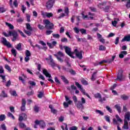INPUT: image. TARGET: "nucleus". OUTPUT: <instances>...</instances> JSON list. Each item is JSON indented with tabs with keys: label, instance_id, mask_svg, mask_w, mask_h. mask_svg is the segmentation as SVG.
Listing matches in <instances>:
<instances>
[{
	"label": "nucleus",
	"instance_id": "f257e3e1",
	"mask_svg": "<svg viewBox=\"0 0 130 130\" xmlns=\"http://www.w3.org/2000/svg\"><path fill=\"white\" fill-rule=\"evenodd\" d=\"M44 24H45V28L47 30H52L54 28V24L51 23L48 20H45L43 21Z\"/></svg>",
	"mask_w": 130,
	"mask_h": 130
},
{
	"label": "nucleus",
	"instance_id": "f03ea898",
	"mask_svg": "<svg viewBox=\"0 0 130 130\" xmlns=\"http://www.w3.org/2000/svg\"><path fill=\"white\" fill-rule=\"evenodd\" d=\"M65 49V52L72 58H75L76 57L74 56V54H75V52H72V51H71V48L68 46H64L63 47Z\"/></svg>",
	"mask_w": 130,
	"mask_h": 130
},
{
	"label": "nucleus",
	"instance_id": "7ed1b4c3",
	"mask_svg": "<svg viewBox=\"0 0 130 130\" xmlns=\"http://www.w3.org/2000/svg\"><path fill=\"white\" fill-rule=\"evenodd\" d=\"M55 3V0H49L46 4V8L47 10H51L53 7V5Z\"/></svg>",
	"mask_w": 130,
	"mask_h": 130
},
{
	"label": "nucleus",
	"instance_id": "20e7f679",
	"mask_svg": "<svg viewBox=\"0 0 130 130\" xmlns=\"http://www.w3.org/2000/svg\"><path fill=\"white\" fill-rule=\"evenodd\" d=\"M9 35L10 36H12L13 38L12 39V41H13V42H14V41H16L18 39V32H17L16 30H13L12 31H9Z\"/></svg>",
	"mask_w": 130,
	"mask_h": 130
},
{
	"label": "nucleus",
	"instance_id": "39448f33",
	"mask_svg": "<svg viewBox=\"0 0 130 130\" xmlns=\"http://www.w3.org/2000/svg\"><path fill=\"white\" fill-rule=\"evenodd\" d=\"M3 40L1 41V43H3L4 45L8 47V48H11L12 47V44L10 43V42H8L7 41V39L6 38H2Z\"/></svg>",
	"mask_w": 130,
	"mask_h": 130
},
{
	"label": "nucleus",
	"instance_id": "423d86ee",
	"mask_svg": "<svg viewBox=\"0 0 130 130\" xmlns=\"http://www.w3.org/2000/svg\"><path fill=\"white\" fill-rule=\"evenodd\" d=\"M122 74H123V71L122 70H118L116 80H118L120 81H122L123 80V75Z\"/></svg>",
	"mask_w": 130,
	"mask_h": 130
},
{
	"label": "nucleus",
	"instance_id": "0eeeda50",
	"mask_svg": "<svg viewBox=\"0 0 130 130\" xmlns=\"http://www.w3.org/2000/svg\"><path fill=\"white\" fill-rule=\"evenodd\" d=\"M35 123L36 124H39L41 128H45L46 126V125H45V122H44V121H39L38 120H36L35 121Z\"/></svg>",
	"mask_w": 130,
	"mask_h": 130
},
{
	"label": "nucleus",
	"instance_id": "6e6552de",
	"mask_svg": "<svg viewBox=\"0 0 130 130\" xmlns=\"http://www.w3.org/2000/svg\"><path fill=\"white\" fill-rule=\"evenodd\" d=\"M26 109V100L22 99L21 101V106L20 107L21 111H25Z\"/></svg>",
	"mask_w": 130,
	"mask_h": 130
},
{
	"label": "nucleus",
	"instance_id": "1a4fd4ad",
	"mask_svg": "<svg viewBox=\"0 0 130 130\" xmlns=\"http://www.w3.org/2000/svg\"><path fill=\"white\" fill-rule=\"evenodd\" d=\"M94 97L96 99H99V102L101 103H103V100H102V96L100 93H97L94 94Z\"/></svg>",
	"mask_w": 130,
	"mask_h": 130
},
{
	"label": "nucleus",
	"instance_id": "9d476101",
	"mask_svg": "<svg viewBox=\"0 0 130 130\" xmlns=\"http://www.w3.org/2000/svg\"><path fill=\"white\" fill-rule=\"evenodd\" d=\"M47 44L48 46H49V47L51 49V48H53V47H54V46H55V45L57 44V43L56 42V41H54L52 42V44L50 43L47 42Z\"/></svg>",
	"mask_w": 130,
	"mask_h": 130
},
{
	"label": "nucleus",
	"instance_id": "9b49d317",
	"mask_svg": "<svg viewBox=\"0 0 130 130\" xmlns=\"http://www.w3.org/2000/svg\"><path fill=\"white\" fill-rule=\"evenodd\" d=\"M122 128H123V129H128L129 128L128 122H127L126 120H124V124L122 126Z\"/></svg>",
	"mask_w": 130,
	"mask_h": 130
},
{
	"label": "nucleus",
	"instance_id": "f8f14e48",
	"mask_svg": "<svg viewBox=\"0 0 130 130\" xmlns=\"http://www.w3.org/2000/svg\"><path fill=\"white\" fill-rule=\"evenodd\" d=\"M43 74H44L47 78H51V75L48 73L46 69L43 70Z\"/></svg>",
	"mask_w": 130,
	"mask_h": 130
},
{
	"label": "nucleus",
	"instance_id": "ddd939ff",
	"mask_svg": "<svg viewBox=\"0 0 130 130\" xmlns=\"http://www.w3.org/2000/svg\"><path fill=\"white\" fill-rule=\"evenodd\" d=\"M124 41H126L128 42L130 41V35L128 36H125L121 40V42H124Z\"/></svg>",
	"mask_w": 130,
	"mask_h": 130
},
{
	"label": "nucleus",
	"instance_id": "4468645a",
	"mask_svg": "<svg viewBox=\"0 0 130 130\" xmlns=\"http://www.w3.org/2000/svg\"><path fill=\"white\" fill-rule=\"evenodd\" d=\"M49 64H50V66H51V67H52V68H53V69H54L55 67L57 66V64H56V63H55V62H54V60H53V59H51L50 61V63H49Z\"/></svg>",
	"mask_w": 130,
	"mask_h": 130
},
{
	"label": "nucleus",
	"instance_id": "2eb2a0df",
	"mask_svg": "<svg viewBox=\"0 0 130 130\" xmlns=\"http://www.w3.org/2000/svg\"><path fill=\"white\" fill-rule=\"evenodd\" d=\"M114 107L118 111V113H121V107L119 104L115 105Z\"/></svg>",
	"mask_w": 130,
	"mask_h": 130
},
{
	"label": "nucleus",
	"instance_id": "dca6fc26",
	"mask_svg": "<svg viewBox=\"0 0 130 130\" xmlns=\"http://www.w3.org/2000/svg\"><path fill=\"white\" fill-rule=\"evenodd\" d=\"M120 98H121V99H122V100H124V101H125L127 100L128 99V98H129V97H128V96H127L125 94H122L120 96Z\"/></svg>",
	"mask_w": 130,
	"mask_h": 130
},
{
	"label": "nucleus",
	"instance_id": "f3484780",
	"mask_svg": "<svg viewBox=\"0 0 130 130\" xmlns=\"http://www.w3.org/2000/svg\"><path fill=\"white\" fill-rule=\"evenodd\" d=\"M26 26L27 30H28V31H33V28L31 26V25H30V23H26Z\"/></svg>",
	"mask_w": 130,
	"mask_h": 130
},
{
	"label": "nucleus",
	"instance_id": "a211bd4d",
	"mask_svg": "<svg viewBox=\"0 0 130 130\" xmlns=\"http://www.w3.org/2000/svg\"><path fill=\"white\" fill-rule=\"evenodd\" d=\"M6 26H7L8 27H9V29H10V30H13L14 29V25H12V24L9 23V22H6L5 23Z\"/></svg>",
	"mask_w": 130,
	"mask_h": 130
},
{
	"label": "nucleus",
	"instance_id": "6ab92c4d",
	"mask_svg": "<svg viewBox=\"0 0 130 130\" xmlns=\"http://www.w3.org/2000/svg\"><path fill=\"white\" fill-rule=\"evenodd\" d=\"M76 106L77 107V108H83V104L81 102V101H78V104H76Z\"/></svg>",
	"mask_w": 130,
	"mask_h": 130
},
{
	"label": "nucleus",
	"instance_id": "aec40b11",
	"mask_svg": "<svg viewBox=\"0 0 130 130\" xmlns=\"http://www.w3.org/2000/svg\"><path fill=\"white\" fill-rule=\"evenodd\" d=\"M0 96L1 97H3V98H7V97H8V94L6 93L5 90H3L2 91Z\"/></svg>",
	"mask_w": 130,
	"mask_h": 130
},
{
	"label": "nucleus",
	"instance_id": "412c9836",
	"mask_svg": "<svg viewBox=\"0 0 130 130\" xmlns=\"http://www.w3.org/2000/svg\"><path fill=\"white\" fill-rule=\"evenodd\" d=\"M61 79H62L63 82H64V83H65V84H69V80H68V79H67V78H66L65 76H61Z\"/></svg>",
	"mask_w": 130,
	"mask_h": 130
},
{
	"label": "nucleus",
	"instance_id": "4be33fe9",
	"mask_svg": "<svg viewBox=\"0 0 130 130\" xmlns=\"http://www.w3.org/2000/svg\"><path fill=\"white\" fill-rule=\"evenodd\" d=\"M19 126L20 128H26V124L23 122H20L19 123Z\"/></svg>",
	"mask_w": 130,
	"mask_h": 130
},
{
	"label": "nucleus",
	"instance_id": "5701e85b",
	"mask_svg": "<svg viewBox=\"0 0 130 130\" xmlns=\"http://www.w3.org/2000/svg\"><path fill=\"white\" fill-rule=\"evenodd\" d=\"M97 73H98V72L96 71L92 74L91 78V81H95V80H96V78H95V76L97 75Z\"/></svg>",
	"mask_w": 130,
	"mask_h": 130
},
{
	"label": "nucleus",
	"instance_id": "b1692460",
	"mask_svg": "<svg viewBox=\"0 0 130 130\" xmlns=\"http://www.w3.org/2000/svg\"><path fill=\"white\" fill-rule=\"evenodd\" d=\"M76 55L79 59H82V58H83V55L81 52L76 53Z\"/></svg>",
	"mask_w": 130,
	"mask_h": 130
},
{
	"label": "nucleus",
	"instance_id": "393cba45",
	"mask_svg": "<svg viewBox=\"0 0 130 130\" xmlns=\"http://www.w3.org/2000/svg\"><path fill=\"white\" fill-rule=\"evenodd\" d=\"M23 31L26 35H27V36H31V35L32 34L31 32L32 31L24 29Z\"/></svg>",
	"mask_w": 130,
	"mask_h": 130
},
{
	"label": "nucleus",
	"instance_id": "a878e982",
	"mask_svg": "<svg viewBox=\"0 0 130 130\" xmlns=\"http://www.w3.org/2000/svg\"><path fill=\"white\" fill-rule=\"evenodd\" d=\"M6 120V115L5 114L0 115V121Z\"/></svg>",
	"mask_w": 130,
	"mask_h": 130
},
{
	"label": "nucleus",
	"instance_id": "bb28decb",
	"mask_svg": "<svg viewBox=\"0 0 130 130\" xmlns=\"http://www.w3.org/2000/svg\"><path fill=\"white\" fill-rule=\"evenodd\" d=\"M16 48L17 49V50H22V43H19L18 44Z\"/></svg>",
	"mask_w": 130,
	"mask_h": 130
},
{
	"label": "nucleus",
	"instance_id": "cd10ccee",
	"mask_svg": "<svg viewBox=\"0 0 130 130\" xmlns=\"http://www.w3.org/2000/svg\"><path fill=\"white\" fill-rule=\"evenodd\" d=\"M110 9V6H107L104 8V11L105 13H108L109 12V9Z\"/></svg>",
	"mask_w": 130,
	"mask_h": 130
},
{
	"label": "nucleus",
	"instance_id": "c85d7f7f",
	"mask_svg": "<svg viewBox=\"0 0 130 130\" xmlns=\"http://www.w3.org/2000/svg\"><path fill=\"white\" fill-rule=\"evenodd\" d=\"M99 50L101 51L106 50V47L103 45H101L99 46Z\"/></svg>",
	"mask_w": 130,
	"mask_h": 130
},
{
	"label": "nucleus",
	"instance_id": "c756f323",
	"mask_svg": "<svg viewBox=\"0 0 130 130\" xmlns=\"http://www.w3.org/2000/svg\"><path fill=\"white\" fill-rule=\"evenodd\" d=\"M54 55L55 56V57H56L57 59H58V60L59 61H60V62H63V60L62 59H61V58L58 57V55H57V54H54Z\"/></svg>",
	"mask_w": 130,
	"mask_h": 130
},
{
	"label": "nucleus",
	"instance_id": "7c9ffc66",
	"mask_svg": "<svg viewBox=\"0 0 130 130\" xmlns=\"http://www.w3.org/2000/svg\"><path fill=\"white\" fill-rule=\"evenodd\" d=\"M80 31H81V34L82 35H86L87 34V30L84 28H80Z\"/></svg>",
	"mask_w": 130,
	"mask_h": 130
},
{
	"label": "nucleus",
	"instance_id": "2f4dec72",
	"mask_svg": "<svg viewBox=\"0 0 130 130\" xmlns=\"http://www.w3.org/2000/svg\"><path fill=\"white\" fill-rule=\"evenodd\" d=\"M5 68L6 70H7V71H8V72H10V73H11V72H12V69H11V67H10V66L8 64H6L5 66Z\"/></svg>",
	"mask_w": 130,
	"mask_h": 130
},
{
	"label": "nucleus",
	"instance_id": "473e14b6",
	"mask_svg": "<svg viewBox=\"0 0 130 130\" xmlns=\"http://www.w3.org/2000/svg\"><path fill=\"white\" fill-rule=\"evenodd\" d=\"M34 110L35 112H36V113H38V112H39V107L37 106H35L34 107Z\"/></svg>",
	"mask_w": 130,
	"mask_h": 130
},
{
	"label": "nucleus",
	"instance_id": "72a5a7b5",
	"mask_svg": "<svg viewBox=\"0 0 130 130\" xmlns=\"http://www.w3.org/2000/svg\"><path fill=\"white\" fill-rule=\"evenodd\" d=\"M38 27L40 30H44L45 29V26H44L40 24L38 25Z\"/></svg>",
	"mask_w": 130,
	"mask_h": 130
},
{
	"label": "nucleus",
	"instance_id": "f704fd0d",
	"mask_svg": "<svg viewBox=\"0 0 130 130\" xmlns=\"http://www.w3.org/2000/svg\"><path fill=\"white\" fill-rule=\"evenodd\" d=\"M125 119H127L128 120H129V118H130V113H129V112H127L125 114Z\"/></svg>",
	"mask_w": 130,
	"mask_h": 130
},
{
	"label": "nucleus",
	"instance_id": "c9c22d12",
	"mask_svg": "<svg viewBox=\"0 0 130 130\" xmlns=\"http://www.w3.org/2000/svg\"><path fill=\"white\" fill-rule=\"evenodd\" d=\"M28 84H29L30 86H36V83L33 81H29Z\"/></svg>",
	"mask_w": 130,
	"mask_h": 130
},
{
	"label": "nucleus",
	"instance_id": "e433bc0d",
	"mask_svg": "<svg viewBox=\"0 0 130 130\" xmlns=\"http://www.w3.org/2000/svg\"><path fill=\"white\" fill-rule=\"evenodd\" d=\"M11 52L12 54H13L14 56L15 57L17 56V51H16V49H12L11 50Z\"/></svg>",
	"mask_w": 130,
	"mask_h": 130
},
{
	"label": "nucleus",
	"instance_id": "4c0bfd02",
	"mask_svg": "<svg viewBox=\"0 0 130 130\" xmlns=\"http://www.w3.org/2000/svg\"><path fill=\"white\" fill-rule=\"evenodd\" d=\"M65 127L63 125L61 126V127L62 130H69V128H68V124L67 123H64Z\"/></svg>",
	"mask_w": 130,
	"mask_h": 130
},
{
	"label": "nucleus",
	"instance_id": "58836bf2",
	"mask_svg": "<svg viewBox=\"0 0 130 130\" xmlns=\"http://www.w3.org/2000/svg\"><path fill=\"white\" fill-rule=\"evenodd\" d=\"M95 112H96V113H99V114H100V115H102V116L104 115V113H103L100 110H96Z\"/></svg>",
	"mask_w": 130,
	"mask_h": 130
},
{
	"label": "nucleus",
	"instance_id": "ea45409f",
	"mask_svg": "<svg viewBox=\"0 0 130 130\" xmlns=\"http://www.w3.org/2000/svg\"><path fill=\"white\" fill-rule=\"evenodd\" d=\"M25 55L26 56L29 57L31 56V52L28 50H26L25 52Z\"/></svg>",
	"mask_w": 130,
	"mask_h": 130
},
{
	"label": "nucleus",
	"instance_id": "a19ab883",
	"mask_svg": "<svg viewBox=\"0 0 130 130\" xmlns=\"http://www.w3.org/2000/svg\"><path fill=\"white\" fill-rule=\"evenodd\" d=\"M73 30L75 33L77 34H79V32H80V29L78 28V27H75L73 28Z\"/></svg>",
	"mask_w": 130,
	"mask_h": 130
},
{
	"label": "nucleus",
	"instance_id": "79ce46f5",
	"mask_svg": "<svg viewBox=\"0 0 130 130\" xmlns=\"http://www.w3.org/2000/svg\"><path fill=\"white\" fill-rule=\"evenodd\" d=\"M75 85L76 86V87H77V88H78V89H81V88L82 87V85L77 81L75 82Z\"/></svg>",
	"mask_w": 130,
	"mask_h": 130
},
{
	"label": "nucleus",
	"instance_id": "37998d69",
	"mask_svg": "<svg viewBox=\"0 0 130 130\" xmlns=\"http://www.w3.org/2000/svg\"><path fill=\"white\" fill-rule=\"evenodd\" d=\"M0 77L2 78L3 83H5L7 81L6 80V76L3 75H0Z\"/></svg>",
	"mask_w": 130,
	"mask_h": 130
},
{
	"label": "nucleus",
	"instance_id": "c03bdc74",
	"mask_svg": "<svg viewBox=\"0 0 130 130\" xmlns=\"http://www.w3.org/2000/svg\"><path fill=\"white\" fill-rule=\"evenodd\" d=\"M105 119L106 120L107 122H110V117L108 116H105Z\"/></svg>",
	"mask_w": 130,
	"mask_h": 130
},
{
	"label": "nucleus",
	"instance_id": "a18cd8bd",
	"mask_svg": "<svg viewBox=\"0 0 130 130\" xmlns=\"http://www.w3.org/2000/svg\"><path fill=\"white\" fill-rule=\"evenodd\" d=\"M26 20H27V22H31V20H30V18L31 16H30V15L26 14Z\"/></svg>",
	"mask_w": 130,
	"mask_h": 130
},
{
	"label": "nucleus",
	"instance_id": "49530a36",
	"mask_svg": "<svg viewBox=\"0 0 130 130\" xmlns=\"http://www.w3.org/2000/svg\"><path fill=\"white\" fill-rule=\"evenodd\" d=\"M106 108L107 110L108 111H109V112H110V113H112V109H111V108L110 107H109V106H107L106 107Z\"/></svg>",
	"mask_w": 130,
	"mask_h": 130
},
{
	"label": "nucleus",
	"instance_id": "de8ad7c7",
	"mask_svg": "<svg viewBox=\"0 0 130 130\" xmlns=\"http://www.w3.org/2000/svg\"><path fill=\"white\" fill-rule=\"evenodd\" d=\"M81 83L82 84H83V85H84L85 86H87L88 85V81L85 80H81Z\"/></svg>",
	"mask_w": 130,
	"mask_h": 130
},
{
	"label": "nucleus",
	"instance_id": "09e8293b",
	"mask_svg": "<svg viewBox=\"0 0 130 130\" xmlns=\"http://www.w3.org/2000/svg\"><path fill=\"white\" fill-rule=\"evenodd\" d=\"M18 31L20 34V35L22 36V37H24V38H26V36L24 34L23 32H22V31H21L20 29H18Z\"/></svg>",
	"mask_w": 130,
	"mask_h": 130
},
{
	"label": "nucleus",
	"instance_id": "8fccbe9b",
	"mask_svg": "<svg viewBox=\"0 0 130 130\" xmlns=\"http://www.w3.org/2000/svg\"><path fill=\"white\" fill-rule=\"evenodd\" d=\"M7 11V9L4 7H0V12L5 13Z\"/></svg>",
	"mask_w": 130,
	"mask_h": 130
},
{
	"label": "nucleus",
	"instance_id": "3c124183",
	"mask_svg": "<svg viewBox=\"0 0 130 130\" xmlns=\"http://www.w3.org/2000/svg\"><path fill=\"white\" fill-rule=\"evenodd\" d=\"M27 96H31L32 95H34V91L31 90L30 92H28L26 94Z\"/></svg>",
	"mask_w": 130,
	"mask_h": 130
},
{
	"label": "nucleus",
	"instance_id": "603ef678",
	"mask_svg": "<svg viewBox=\"0 0 130 130\" xmlns=\"http://www.w3.org/2000/svg\"><path fill=\"white\" fill-rule=\"evenodd\" d=\"M1 128L3 130H7V127L6 126V124H2L1 126Z\"/></svg>",
	"mask_w": 130,
	"mask_h": 130
},
{
	"label": "nucleus",
	"instance_id": "864d4df0",
	"mask_svg": "<svg viewBox=\"0 0 130 130\" xmlns=\"http://www.w3.org/2000/svg\"><path fill=\"white\" fill-rule=\"evenodd\" d=\"M55 82L58 84V85H60V81L58 80V78L57 77H55Z\"/></svg>",
	"mask_w": 130,
	"mask_h": 130
},
{
	"label": "nucleus",
	"instance_id": "5fc2aeb1",
	"mask_svg": "<svg viewBox=\"0 0 130 130\" xmlns=\"http://www.w3.org/2000/svg\"><path fill=\"white\" fill-rule=\"evenodd\" d=\"M23 21H24V19H23L21 18L16 19V22H17V23H22V22Z\"/></svg>",
	"mask_w": 130,
	"mask_h": 130
},
{
	"label": "nucleus",
	"instance_id": "6e6d98bb",
	"mask_svg": "<svg viewBox=\"0 0 130 130\" xmlns=\"http://www.w3.org/2000/svg\"><path fill=\"white\" fill-rule=\"evenodd\" d=\"M126 7L127 9H129V8H130V0H128L127 1L126 4Z\"/></svg>",
	"mask_w": 130,
	"mask_h": 130
},
{
	"label": "nucleus",
	"instance_id": "4d7b16f0",
	"mask_svg": "<svg viewBox=\"0 0 130 130\" xmlns=\"http://www.w3.org/2000/svg\"><path fill=\"white\" fill-rule=\"evenodd\" d=\"M57 55H59V56H60V57H62V56H64L63 53H62L61 51H59L57 52Z\"/></svg>",
	"mask_w": 130,
	"mask_h": 130
},
{
	"label": "nucleus",
	"instance_id": "13d9d810",
	"mask_svg": "<svg viewBox=\"0 0 130 130\" xmlns=\"http://www.w3.org/2000/svg\"><path fill=\"white\" fill-rule=\"evenodd\" d=\"M79 90L81 91V92L83 94V95H85L86 93L85 91V89H83V87L80 88Z\"/></svg>",
	"mask_w": 130,
	"mask_h": 130
},
{
	"label": "nucleus",
	"instance_id": "bf43d9fd",
	"mask_svg": "<svg viewBox=\"0 0 130 130\" xmlns=\"http://www.w3.org/2000/svg\"><path fill=\"white\" fill-rule=\"evenodd\" d=\"M70 130H78V127L76 126H73L69 128Z\"/></svg>",
	"mask_w": 130,
	"mask_h": 130
},
{
	"label": "nucleus",
	"instance_id": "052dcab7",
	"mask_svg": "<svg viewBox=\"0 0 130 130\" xmlns=\"http://www.w3.org/2000/svg\"><path fill=\"white\" fill-rule=\"evenodd\" d=\"M38 98H40V99L42 98V97H43V92H40L39 94H38Z\"/></svg>",
	"mask_w": 130,
	"mask_h": 130
},
{
	"label": "nucleus",
	"instance_id": "680f3d73",
	"mask_svg": "<svg viewBox=\"0 0 130 130\" xmlns=\"http://www.w3.org/2000/svg\"><path fill=\"white\" fill-rule=\"evenodd\" d=\"M53 14H52V13H46V16L48 18H51V17H53Z\"/></svg>",
	"mask_w": 130,
	"mask_h": 130
},
{
	"label": "nucleus",
	"instance_id": "e2e57ef3",
	"mask_svg": "<svg viewBox=\"0 0 130 130\" xmlns=\"http://www.w3.org/2000/svg\"><path fill=\"white\" fill-rule=\"evenodd\" d=\"M69 73H70V74H71V75H76V71H75L73 69H71L70 71H69Z\"/></svg>",
	"mask_w": 130,
	"mask_h": 130
},
{
	"label": "nucleus",
	"instance_id": "0e129e2a",
	"mask_svg": "<svg viewBox=\"0 0 130 130\" xmlns=\"http://www.w3.org/2000/svg\"><path fill=\"white\" fill-rule=\"evenodd\" d=\"M21 10L22 11V12L23 13V14H25V11H26V7H25L24 5H22Z\"/></svg>",
	"mask_w": 130,
	"mask_h": 130
},
{
	"label": "nucleus",
	"instance_id": "69168bd1",
	"mask_svg": "<svg viewBox=\"0 0 130 130\" xmlns=\"http://www.w3.org/2000/svg\"><path fill=\"white\" fill-rule=\"evenodd\" d=\"M52 35L54 38H59L60 37L59 34H52Z\"/></svg>",
	"mask_w": 130,
	"mask_h": 130
},
{
	"label": "nucleus",
	"instance_id": "338daca9",
	"mask_svg": "<svg viewBox=\"0 0 130 130\" xmlns=\"http://www.w3.org/2000/svg\"><path fill=\"white\" fill-rule=\"evenodd\" d=\"M53 31L52 30H47L46 31V35H50V34H51V33H53Z\"/></svg>",
	"mask_w": 130,
	"mask_h": 130
},
{
	"label": "nucleus",
	"instance_id": "774afa93",
	"mask_svg": "<svg viewBox=\"0 0 130 130\" xmlns=\"http://www.w3.org/2000/svg\"><path fill=\"white\" fill-rule=\"evenodd\" d=\"M61 42H68V39L67 38L61 39Z\"/></svg>",
	"mask_w": 130,
	"mask_h": 130
}]
</instances>
